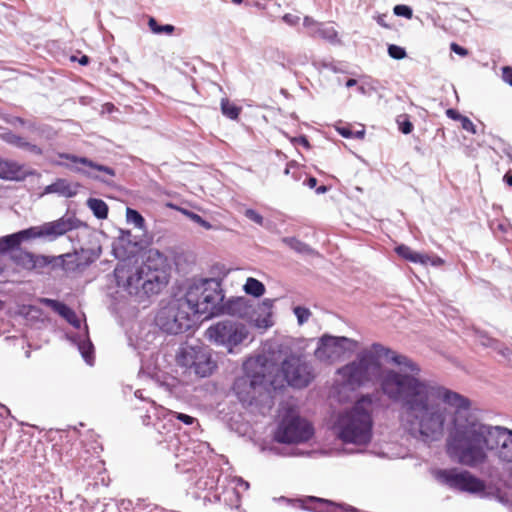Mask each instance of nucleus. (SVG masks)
Masks as SVG:
<instances>
[{"label": "nucleus", "mask_w": 512, "mask_h": 512, "mask_svg": "<svg viewBox=\"0 0 512 512\" xmlns=\"http://www.w3.org/2000/svg\"><path fill=\"white\" fill-rule=\"evenodd\" d=\"M404 394V420L409 434L425 442L441 438L446 409L439 401L455 408L453 427L447 438V453L458 463L476 467L486 461V450H497L499 459L512 462V430L480 422L471 401L442 385L431 386L410 379Z\"/></svg>", "instance_id": "nucleus-1"}, {"label": "nucleus", "mask_w": 512, "mask_h": 512, "mask_svg": "<svg viewBox=\"0 0 512 512\" xmlns=\"http://www.w3.org/2000/svg\"><path fill=\"white\" fill-rule=\"evenodd\" d=\"M389 358L394 364L402 367L400 371L387 369L380 377V389L382 393L393 403L399 405V420L402 427L409 433V427L404 418L405 401L404 394L407 383L415 379L431 386H439L438 383L419 378L420 366L406 355L397 354L380 343H373L370 349H364L357 354L354 361L339 368L337 373L352 387H361L373 381L381 369V357Z\"/></svg>", "instance_id": "nucleus-2"}, {"label": "nucleus", "mask_w": 512, "mask_h": 512, "mask_svg": "<svg viewBox=\"0 0 512 512\" xmlns=\"http://www.w3.org/2000/svg\"><path fill=\"white\" fill-rule=\"evenodd\" d=\"M375 398L362 395L350 409L341 412L334 424L337 437L343 443L366 445L372 439Z\"/></svg>", "instance_id": "nucleus-3"}, {"label": "nucleus", "mask_w": 512, "mask_h": 512, "mask_svg": "<svg viewBox=\"0 0 512 512\" xmlns=\"http://www.w3.org/2000/svg\"><path fill=\"white\" fill-rule=\"evenodd\" d=\"M192 314L205 315V318L219 315L217 305L224 300L221 282L215 278L191 281L184 297L179 299Z\"/></svg>", "instance_id": "nucleus-4"}, {"label": "nucleus", "mask_w": 512, "mask_h": 512, "mask_svg": "<svg viewBox=\"0 0 512 512\" xmlns=\"http://www.w3.org/2000/svg\"><path fill=\"white\" fill-rule=\"evenodd\" d=\"M114 277L117 287L130 295H138L141 291L145 295L157 294L168 282L166 271L140 266L133 270L124 264L115 267Z\"/></svg>", "instance_id": "nucleus-5"}, {"label": "nucleus", "mask_w": 512, "mask_h": 512, "mask_svg": "<svg viewBox=\"0 0 512 512\" xmlns=\"http://www.w3.org/2000/svg\"><path fill=\"white\" fill-rule=\"evenodd\" d=\"M194 315L177 299L161 308L155 317L156 326L163 332L178 335L194 325Z\"/></svg>", "instance_id": "nucleus-6"}, {"label": "nucleus", "mask_w": 512, "mask_h": 512, "mask_svg": "<svg viewBox=\"0 0 512 512\" xmlns=\"http://www.w3.org/2000/svg\"><path fill=\"white\" fill-rule=\"evenodd\" d=\"M176 361L179 366L185 367L189 373H194L202 378L210 376L216 368L211 350L200 344L182 345L177 352Z\"/></svg>", "instance_id": "nucleus-7"}, {"label": "nucleus", "mask_w": 512, "mask_h": 512, "mask_svg": "<svg viewBox=\"0 0 512 512\" xmlns=\"http://www.w3.org/2000/svg\"><path fill=\"white\" fill-rule=\"evenodd\" d=\"M314 435L310 422L295 414H286L280 421L274 439L278 443L297 444L309 441Z\"/></svg>", "instance_id": "nucleus-8"}, {"label": "nucleus", "mask_w": 512, "mask_h": 512, "mask_svg": "<svg viewBox=\"0 0 512 512\" xmlns=\"http://www.w3.org/2000/svg\"><path fill=\"white\" fill-rule=\"evenodd\" d=\"M358 342L345 336L323 334L317 342L315 357L321 362L334 363L341 360L346 354L353 353Z\"/></svg>", "instance_id": "nucleus-9"}, {"label": "nucleus", "mask_w": 512, "mask_h": 512, "mask_svg": "<svg viewBox=\"0 0 512 512\" xmlns=\"http://www.w3.org/2000/svg\"><path fill=\"white\" fill-rule=\"evenodd\" d=\"M206 335L210 341L227 348L233 352V348L241 344L248 336V330L242 323L224 320L210 326Z\"/></svg>", "instance_id": "nucleus-10"}, {"label": "nucleus", "mask_w": 512, "mask_h": 512, "mask_svg": "<svg viewBox=\"0 0 512 512\" xmlns=\"http://www.w3.org/2000/svg\"><path fill=\"white\" fill-rule=\"evenodd\" d=\"M281 369L288 385L293 388H305L314 379L313 367L304 355H288L283 360Z\"/></svg>", "instance_id": "nucleus-11"}, {"label": "nucleus", "mask_w": 512, "mask_h": 512, "mask_svg": "<svg viewBox=\"0 0 512 512\" xmlns=\"http://www.w3.org/2000/svg\"><path fill=\"white\" fill-rule=\"evenodd\" d=\"M268 384H271V382L268 381L264 373V366H261L252 374L247 373L236 378L232 389L240 402L252 405L261 391L267 389Z\"/></svg>", "instance_id": "nucleus-12"}, {"label": "nucleus", "mask_w": 512, "mask_h": 512, "mask_svg": "<svg viewBox=\"0 0 512 512\" xmlns=\"http://www.w3.org/2000/svg\"><path fill=\"white\" fill-rule=\"evenodd\" d=\"M436 479L451 489L469 493H481L485 490L484 482L468 471L457 469H440L436 471Z\"/></svg>", "instance_id": "nucleus-13"}, {"label": "nucleus", "mask_w": 512, "mask_h": 512, "mask_svg": "<svg viewBox=\"0 0 512 512\" xmlns=\"http://www.w3.org/2000/svg\"><path fill=\"white\" fill-rule=\"evenodd\" d=\"M85 224L79 220L74 213H66L64 216L60 217L57 220L46 222L40 226H33L31 228L33 239L35 238H45L50 241H53L60 236L70 232L72 230L78 229Z\"/></svg>", "instance_id": "nucleus-14"}, {"label": "nucleus", "mask_w": 512, "mask_h": 512, "mask_svg": "<svg viewBox=\"0 0 512 512\" xmlns=\"http://www.w3.org/2000/svg\"><path fill=\"white\" fill-rule=\"evenodd\" d=\"M61 158L67 159L73 163L83 164L85 166H88V167L96 170V171L103 173V175H98L93 172L85 171V170H82L79 168L76 169L77 172H80V173L86 175L88 178H91L93 180H96V181H99V182H102L105 184H110L111 183L110 179L116 175L115 170L113 168H111L109 166L102 165V164H98V163L90 160L87 157H80V156H76L73 154H62Z\"/></svg>", "instance_id": "nucleus-15"}, {"label": "nucleus", "mask_w": 512, "mask_h": 512, "mask_svg": "<svg viewBox=\"0 0 512 512\" xmlns=\"http://www.w3.org/2000/svg\"><path fill=\"white\" fill-rule=\"evenodd\" d=\"M217 307L220 309L219 315L228 314L242 319L251 317L252 313L255 311L250 300L245 297L232 298L226 302L223 300Z\"/></svg>", "instance_id": "nucleus-16"}, {"label": "nucleus", "mask_w": 512, "mask_h": 512, "mask_svg": "<svg viewBox=\"0 0 512 512\" xmlns=\"http://www.w3.org/2000/svg\"><path fill=\"white\" fill-rule=\"evenodd\" d=\"M95 261V255L88 257L86 260H82L78 252L67 253L59 256H55L54 267L61 268L63 271L70 273L81 271L85 267L89 266Z\"/></svg>", "instance_id": "nucleus-17"}, {"label": "nucleus", "mask_w": 512, "mask_h": 512, "mask_svg": "<svg viewBox=\"0 0 512 512\" xmlns=\"http://www.w3.org/2000/svg\"><path fill=\"white\" fill-rule=\"evenodd\" d=\"M112 251L115 258L121 261L134 257L137 252V243L131 241L130 231H120V235L113 242Z\"/></svg>", "instance_id": "nucleus-18"}, {"label": "nucleus", "mask_w": 512, "mask_h": 512, "mask_svg": "<svg viewBox=\"0 0 512 512\" xmlns=\"http://www.w3.org/2000/svg\"><path fill=\"white\" fill-rule=\"evenodd\" d=\"M141 417L144 425L153 424L160 434L166 435L164 441H172L173 437L176 435L174 432L175 423H168L167 419H164L160 411L158 414L154 415L153 410L150 408L147 409L145 415Z\"/></svg>", "instance_id": "nucleus-19"}, {"label": "nucleus", "mask_w": 512, "mask_h": 512, "mask_svg": "<svg viewBox=\"0 0 512 512\" xmlns=\"http://www.w3.org/2000/svg\"><path fill=\"white\" fill-rule=\"evenodd\" d=\"M80 185L71 183L65 178H58L44 188L43 194H57L65 198H72L77 195Z\"/></svg>", "instance_id": "nucleus-20"}, {"label": "nucleus", "mask_w": 512, "mask_h": 512, "mask_svg": "<svg viewBox=\"0 0 512 512\" xmlns=\"http://www.w3.org/2000/svg\"><path fill=\"white\" fill-rule=\"evenodd\" d=\"M31 228L23 229L16 233L6 235L0 238V253L15 250L26 240L33 239Z\"/></svg>", "instance_id": "nucleus-21"}, {"label": "nucleus", "mask_w": 512, "mask_h": 512, "mask_svg": "<svg viewBox=\"0 0 512 512\" xmlns=\"http://www.w3.org/2000/svg\"><path fill=\"white\" fill-rule=\"evenodd\" d=\"M70 339L77 345L79 352L81 353L85 362L89 365L93 364L94 346L88 336V327L85 326L83 333H77L70 336Z\"/></svg>", "instance_id": "nucleus-22"}, {"label": "nucleus", "mask_w": 512, "mask_h": 512, "mask_svg": "<svg viewBox=\"0 0 512 512\" xmlns=\"http://www.w3.org/2000/svg\"><path fill=\"white\" fill-rule=\"evenodd\" d=\"M43 302L53 309L56 313H58L61 317L67 320L72 326L75 328H80L81 321L77 317L76 313L65 303H62L58 300L54 299H43Z\"/></svg>", "instance_id": "nucleus-23"}, {"label": "nucleus", "mask_w": 512, "mask_h": 512, "mask_svg": "<svg viewBox=\"0 0 512 512\" xmlns=\"http://www.w3.org/2000/svg\"><path fill=\"white\" fill-rule=\"evenodd\" d=\"M150 406L154 412V415L158 414V412L160 411L162 413V415L164 416V419H167L168 423H172L177 420V421L184 423L185 425H192L194 423L196 425H198L197 419L188 414L167 410L161 406H155L151 402H150Z\"/></svg>", "instance_id": "nucleus-24"}, {"label": "nucleus", "mask_w": 512, "mask_h": 512, "mask_svg": "<svg viewBox=\"0 0 512 512\" xmlns=\"http://www.w3.org/2000/svg\"><path fill=\"white\" fill-rule=\"evenodd\" d=\"M167 257L157 249H149L140 267L166 271Z\"/></svg>", "instance_id": "nucleus-25"}, {"label": "nucleus", "mask_w": 512, "mask_h": 512, "mask_svg": "<svg viewBox=\"0 0 512 512\" xmlns=\"http://www.w3.org/2000/svg\"><path fill=\"white\" fill-rule=\"evenodd\" d=\"M398 256L412 263H419L426 265L430 261V257L426 254L413 251L409 246L401 244L395 248Z\"/></svg>", "instance_id": "nucleus-26"}, {"label": "nucleus", "mask_w": 512, "mask_h": 512, "mask_svg": "<svg viewBox=\"0 0 512 512\" xmlns=\"http://www.w3.org/2000/svg\"><path fill=\"white\" fill-rule=\"evenodd\" d=\"M476 340L480 345L494 349L504 358H507L510 353L508 348H503L502 344L498 340L489 337L485 332H477Z\"/></svg>", "instance_id": "nucleus-27"}, {"label": "nucleus", "mask_w": 512, "mask_h": 512, "mask_svg": "<svg viewBox=\"0 0 512 512\" xmlns=\"http://www.w3.org/2000/svg\"><path fill=\"white\" fill-rule=\"evenodd\" d=\"M21 168L14 162L0 159V178L14 180L19 178Z\"/></svg>", "instance_id": "nucleus-28"}, {"label": "nucleus", "mask_w": 512, "mask_h": 512, "mask_svg": "<svg viewBox=\"0 0 512 512\" xmlns=\"http://www.w3.org/2000/svg\"><path fill=\"white\" fill-rule=\"evenodd\" d=\"M309 36L313 38H321L333 43L337 39V31L333 26L325 25L322 23L319 28L314 29L313 31H309Z\"/></svg>", "instance_id": "nucleus-29"}, {"label": "nucleus", "mask_w": 512, "mask_h": 512, "mask_svg": "<svg viewBox=\"0 0 512 512\" xmlns=\"http://www.w3.org/2000/svg\"><path fill=\"white\" fill-rule=\"evenodd\" d=\"M87 206L93 212L94 216L98 219H106L108 216V205L105 201L98 198H89Z\"/></svg>", "instance_id": "nucleus-30"}, {"label": "nucleus", "mask_w": 512, "mask_h": 512, "mask_svg": "<svg viewBox=\"0 0 512 512\" xmlns=\"http://www.w3.org/2000/svg\"><path fill=\"white\" fill-rule=\"evenodd\" d=\"M282 242L299 254L310 255L314 253V250L308 244L296 237H284L282 238Z\"/></svg>", "instance_id": "nucleus-31"}, {"label": "nucleus", "mask_w": 512, "mask_h": 512, "mask_svg": "<svg viewBox=\"0 0 512 512\" xmlns=\"http://www.w3.org/2000/svg\"><path fill=\"white\" fill-rule=\"evenodd\" d=\"M220 474L217 470L208 471L206 477L201 476L195 481V486L200 490H211L216 487Z\"/></svg>", "instance_id": "nucleus-32"}, {"label": "nucleus", "mask_w": 512, "mask_h": 512, "mask_svg": "<svg viewBox=\"0 0 512 512\" xmlns=\"http://www.w3.org/2000/svg\"><path fill=\"white\" fill-rule=\"evenodd\" d=\"M246 294L253 297H261L265 293L264 284L256 278L249 277L243 287Z\"/></svg>", "instance_id": "nucleus-33"}, {"label": "nucleus", "mask_w": 512, "mask_h": 512, "mask_svg": "<svg viewBox=\"0 0 512 512\" xmlns=\"http://www.w3.org/2000/svg\"><path fill=\"white\" fill-rule=\"evenodd\" d=\"M12 259L16 265H18L24 269H27V270H32L33 253L27 252V251H22V250H17V251L13 252Z\"/></svg>", "instance_id": "nucleus-34"}, {"label": "nucleus", "mask_w": 512, "mask_h": 512, "mask_svg": "<svg viewBox=\"0 0 512 512\" xmlns=\"http://www.w3.org/2000/svg\"><path fill=\"white\" fill-rule=\"evenodd\" d=\"M273 304L274 300L266 298L257 307V311L259 312V314L264 315V318L262 320L264 327L272 325L270 318L272 316Z\"/></svg>", "instance_id": "nucleus-35"}, {"label": "nucleus", "mask_w": 512, "mask_h": 512, "mask_svg": "<svg viewBox=\"0 0 512 512\" xmlns=\"http://www.w3.org/2000/svg\"><path fill=\"white\" fill-rule=\"evenodd\" d=\"M221 111L227 118L236 120L239 117L241 108L231 103L227 98H223L221 99Z\"/></svg>", "instance_id": "nucleus-36"}, {"label": "nucleus", "mask_w": 512, "mask_h": 512, "mask_svg": "<svg viewBox=\"0 0 512 512\" xmlns=\"http://www.w3.org/2000/svg\"><path fill=\"white\" fill-rule=\"evenodd\" d=\"M126 220L128 223L133 224L136 228H145L144 217L135 209L128 207L126 209Z\"/></svg>", "instance_id": "nucleus-37"}, {"label": "nucleus", "mask_w": 512, "mask_h": 512, "mask_svg": "<svg viewBox=\"0 0 512 512\" xmlns=\"http://www.w3.org/2000/svg\"><path fill=\"white\" fill-rule=\"evenodd\" d=\"M148 26L154 34H172L175 30L171 24H159L154 17H149Z\"/></svg>", "instance_id": "nucleus-38"}, {"label": "nucleus", "mask_w": 512, "mask_h": 512, "mask_svg": "<svg viewBox=\"0 0 512 512\" xmlns=\"http://www.w3.org/2000/svg\"><path fill=\"white\" fill-rule=\"evenodd\" d=\"M54 259H55V256L33 254L32 269H40V268H44L47 266H51L52 269H56V267H54Z\"/></svg>", "instance_id": "nucleus-39"}, {"label": "nucleus", "mask_w": 512, "mask_h": 512, "mask_svg": "<svg viewBox=\"0 0 512 512\" xmlns=\"http://www.w3.org/2000/svg\"><path fill=\"white\" fill-rule=\"evenodd\" d=\"M1 139L9 145L19 148L23 137L13 133L10 130H6L5 132L0 134Z\"/></svg>", "instance_id": "nucleus-40"}, {"label": "nucleus", "mask_w": 512, "mask_h": 512, "mask_svg": "<svg viewBox=\"0 0 512 512\" xmlns=\"http://www.w3.org/2000/svg\"><path fill=\"white\" fill-rule=\"evenodd\" d=\"M388 55L395 60H402L407 56L406 50L398 45H388Z\"/></svg>", "instance_id": "nucleus-41"}, {"label": "nucleus", "mask_w": 512, "mask_h": 512, "mask_svg": "<svg viewBox=\"0 0 512 512\" xmlns=\"http://www.w3.org/2000/svg\"><path fill=\"white\" fill-rule=\"evenodd\" d=\"M295 316L297 317V321L300 325H303L311 316V312L308 308L302 306H296L293 309Z\"/></svg>", "instance_id": "nucleus-42"}, {"label": "nucleus", "mask_w": 512, "mask_h": 512, "mask_svg": "<svg viewBox=\"0 0 512 512\" xmlns=\"http://www.w3.org/2000/svg\"><path fill=\"white\" fill-rule=\"evenodd\" d=\"M19 149H23L29 152L32 155L41 156L43 154V150L36 144L28 142L25 138L22 139Z\"/></svg>", "instance_id": "nucleus-43"}, {"label": "nucleus", "mask_w": 512, "mask_h": 512, "mask_svg": "<svg viewBox=\"0 0 512 512\" xmlns=\"http://www.w3.org/2000/svg\"><path fill=\"white\" fill-rule=\"evenodd\" d=\"M19 149H23L29 152L32 155L41 156L43 154V150L36 144L28 142L25 138L22 139Z\"/></svg>", "instance_id": "nucleus-44"}, {"label": "nucleus", "mask_w": 512, "mask_h": 512, "mask_svg": "<svg viewBox=\"0 0 512 512\" xmlns=\"http://www.w3.org/2000/svg\"><path fill=\"white\" fill-rule=\"evenodd\" d=\"M397 123H398V126H399V130L403 134H410L412 132L413 124L411 123V121L409 120L407 115H400L397 118Z\"/></svg>", "instance_id": "nucleus-45"}, {"label": "nucleus", "mask_w": 512, "mask_h": 512, "mask_svg": "<svg viewBox=\"0 0 512 512\" xmlns=\"http://www.w3.org/2000/svg\"><path fill=\"white\" fill-rule=\"evenodd\" d=\"M393 11L396 16L404 17L406 19H410L413 15L412 8L404 4L396 5Z\"/></svg>", "instance_id": "nucleus-46"}, {"label": "nucleus", "mask_w": 512, "mask_h": 512, "mask_svg": "<svg viewBox=\"0 0 512 512\" xmlns=\"http://www.w3.org/2000/svg\"><path fill=\"white\" fill-rule=\"evenodd\" d=\"M244 216L246 218H248L250 221L260 225V226H264L265 223H264V218L261 214H259L256 210L254 209H246L244 211Z\"/></svg>", "instance_id": "nucleus-47"}, {"label": "nucleus", "mask_w": 512, "mask_h": 512, "mask_svg": "<svg viewBox=\"0 0 512 512\" xmlns=\"http://www.w3.org/2000/svg\"><path fill=\"white\" fill-rule=\"evenodd\" d=\"M0 117L5 123H7L11 126L20 125L23 127L24 125H26V119L18 117V116H13L10 114H2Z\"/></svg>", "instance_id": "nucleus-48"}, {"label": "nucleus", "mask_w": 512, "mask_h": 512, "mask_svg": "<svg viewBox=\"0 0 512 512\" xmlns=\"http://www.w3.org/2000/svg\"><path fill=\"white\" fill-rule=\"evenodd\" d=\"M322 23L317 22L310 16H305L303 20V26L309 31L319 28Z\"/></svg>", "instance_id": "nucleus-49"}, {"label": "nucleus", "mask_w": 512, "mask_h": 512, "mask_svg": "<svg viewBox=\"0 0 512 512\" xmlns=\"http://www.w3.org/2000/svg\"><path fill=\"white\" fill-rule=\"evenodd\" d=\"M307 502H311V503H316L318 506H314V507H310L311 509H321L322 506H325V505H331V501L329 500H325V499H322V498H317V497H313V496H310L307 498Z\"/></svg>", "instance_id": "nucleus-50"}, {"label": "nucleus", "mask_w": 512, "mask_h": 512, "mask_svg": "<svg viewBox=\"0 0 512 512\" xmlns=\"http://www.w3.org/2000/svg\"><path fill=\"white\" fill-rule=\"evenodd\" d=\"M461 122V126L464 130L472 133V134H475L476 133V127L475 125L473 124V122L466 116H463L460 120Z\"/></svg>", "instance_id": "nucleus-51"}, {"label": "nucleus", "mask_w": 512, "mask_h": 512, "mask_svg": "<svg viewBox=\"0 0 512 512\" xmlns=\"http://www.w3.org/2000/svg\"><path fill=\"white\" fill-rule=\"evenodd\" d=\"M189 216L190 218L197 224H199L200 226H202L203 228L205 229H210L212 227V225L206 221L205 219H203L200 215L196 214V213H189Z\"/></svg>", "instance_id": "nucleus-52"}, {"label": "nucleus", "mask_w": 512, "mask_h": 512, "mask_svg": "<svg viewBox=\"0 0 512 512\" xmlns=\"http://www.w3.org/2000/svg\"><path fill=\"white\" fill-rule=\"evenodd\" d=\"M502 79L508 85L512 86V66L502 67Z\"/></svg>", "instance_id": "nucleus-53"}, {"label": "nucleus", "mask_w": 512, "mask_h": 512, "mask_svg": "<svg viewBox=\"0 0 512 512\" xmlns=\"http://www.w3.org/2000/svg\"><path fill=\"white\" fill-rule=\"evenodd\" d=\"M282 20L290 26H295L299 23L300 17L294 14L287 13L282 17Z\"/></svg>", "instance_id": "nucleus-54"}, {"label": "nucleus", "mask_w": 512, "mask_h": 512, "mask_svg": "<svg viewBox=\"0 0 512 512\" xmlns=\"http://www.w3.org/2000/svg\"><path fill=\"white\" fill-rule=\"evenodd\" d=\"M450 49L452 52H454L455 54H457L459 56L465 57L468 55V50L466 48L458 45L455 42L450 44Z\"/></svg>", "instance_id": "nucleus-55"}, {"label": "nucleus", "mask_w": 512, "mask_h": 512, "mask_svg": "<svg viewBox=\"0 0 512 512\" xmlns=\"http://www.w3.org/2000/svg\"><path fill=\"white\" fill-rule=\"evenodd\" d=\"M176 468L183 473H197L196 465L193 463L184 464L183 467L179 463H176Z\"/></svg>", "instance_id": "nucleus-56"}, {"label": "nucleus", "mask_w": 512, "mask_h": 512, "mask_svg": "<svg viewBox=\"0 0 512 512\" xmlns=\"http://www.w3.org/2000/svg\"><path fill=\"white\" fill-rule=\"evenodd\" d=\"M134 395L137 399L141 400L142 402L145 403L146 406H148V407H144L146 410L150 409V402L153 403L155 406H157L153 400H150V399L144 397L142 390L135 391Z\"/></svg>", "instance_id": "nucleus-57"}, {"label": "nucleus", "mask_w": 512, "mask_h": 512, "mask_svg": "<svg viewBox=\"0 0 512 512\" xmlns=\"http://www.w3.org/2000/svg\"><path fill=\"white\" fill-rule=\"evenodd\" d=\"M80 254V257L82 258V260H86L88 257H93L95 255V260L99 257V254L96 253L93 249H81L80 252H78Z\"/></svg>", "instance_id": "nucleus-58"}, {"label": "nucleus", "mask_w": 512, "mask_h": 512, "mask_svg": "<svg viewBox=\"0 0 512 512\" xmlns=\"http://www.w3.org/2000/svg\"><path fill=\"white\" fill-rule=\"evenodd\" d=\"M337 132L344 138H352L353 137V131L350 127L343 126V127H337Z\"/></svg>", "instance_id": "nucleus-59"}, {"label": "nucleus", "mask_w": 512, "mask_h": 512, "mask_svg": "<svg viewBox=\"0 0 512 512\" xmlns=\"http://www.w3.org/2000/svg\"><path fill=\"white\" fill-rule=\"evenodd\" d=\"M446 115L452 120L460 121L463 115H461L457 110L450 108L446 110Z\"/></svg>", "instance_id": "nucleus-60"}, {"label": "nucleus", "mask_w": 512, "mask_h": 512, "mask_svg": "<svg viewBox=\"0 0 512 512\" xmlns=\"http://www.w3.org/2000/svg\"><path fill=\"white\" fill-rule=\"evenodd\" d=\"M23 127L27 128L31 132H38L41 130L40 126H38L35 121L31 120H26V125H24Z\"/></svg>", "instance_id": "nucleus-61"}, {"label": "nucleus", "mask_w": 512, "mask_h": 512, "mask_svg": "<svg viewBox=\"0 0 512 512\" xmlns=\"http://www.w3.org/2000/svg\"><path fill=\"white\" fill-rule=\"evenodd\" d=\"M293 142L296 143V144H300V145L304 146L307 149L310 148V144H309V141H308L306 136H299L297 138H294Z\"/></svg>", "instance_id": "nucleus-62"}, {"label": "nucleus", "mask_w": 512, "mask_h": 512, "mask_svg": "<svg viewBox=\"0 0 512 512\" xmlns=\"http://www.w3.org/2000/svg\"><path fill=\"white\" fill-rule=\"evenodd\" d=\"M503 180L508 186L512 187V170H508L505 173Z\"/></svg>", "instance_id": "nucleus-63"}, {"label": "nucleus", "mask_w": 512, "mask_h": 512, "mask_svg": "<svg viewBox=\"0 0 512 512\" xmlns=\"http://www.w3.org/2000/svg\"><path fill=\"white\" fill-rule=\"evenodd\" d=\"M10 415V410L3 404H0V417L6 418Z\"/></svg>", "instance_id": "nucleus-64"}]
</instances>
